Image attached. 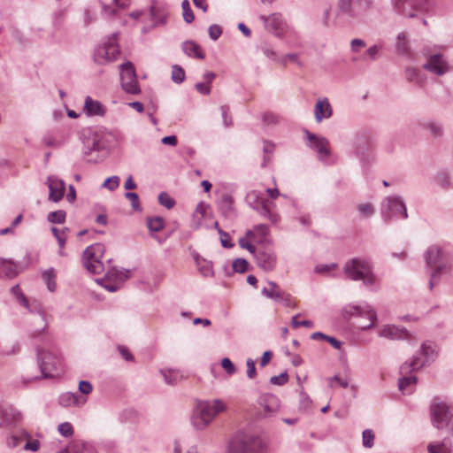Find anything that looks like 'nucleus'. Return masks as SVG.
I'll use <instances>...</instances> for the list:
<instances>
[{"instance_id":"f257e3e1","label":"nucleus","mask_w":453,"mask_h":453,"mask_svg":"<svg viewBox=\"0 0 453 453\" xmlns=\"http://www.w3.org/2000/svg\"><path fill=\"white\" fill-rule=\"evenodd\" d=\"M425 260L426 265L431 268L428 287L433 290L440 283L441 276L449 272L450 256L442 248L434 245L426 250Z\"/></svg>"},{"instance_id":"f03ea898","label":"nucleus","mask_w":453,"mask_h":453,"mask_svg":"<svg viewBox=\"0 0 453 453\" xmlns=\"http://www.w3.org/2000/svg\"><path fill=\"white\" fill-rule=\"evenodd\" d=\"M267 442L259 435L236 433L230 440L227 453H267Z\"/></svg>"},{"instance_id":"7ed1b4c3","label":"nucleus","mask_w":453,"mask_h":453,"mask_svg":"<svg viewBox=\"0 0 453 453\" xmlns=\"http://www.w3.org/2000/svg\"><path fill=\"white\" fill-rule=\"evenodd\" d=\"M225 410L226 404L219 399L201 403L191 418L192 426L196 430L203 431L219 413Z\"/></svg>"},{"instance_id":"20e7f679","label":"nucleus","mask_w":453,"mask_h":453,"mask_svg":"<svg viewBox=\"0 0 453 453\" xmlns=\"http://www.w3.org/2000/svg\"><path fill=\"white\" fill-rule=\"evenodd\" d=\"M343 271L349 279L362 280L365 286H373L377 282V277L372 273L370 262L366 259L352 258L345 264Z\"/></svg>"},{"instance_id":"39448f33","label":"nucleus","mask_w":453,"mask_h":453,"mask_svg":"<svg viewBox=\"0 0 453 453\" xmlns=\"http://www.w3.org/2000/svg\"><path fill=\"white\" fill-rule=\"evenodd\" d=\"M373 8V0H338L335 18L354 20L363 17Z\"/></svg>"},{"instance_id":"423d86ee","label":"nucleus","mask_w":453,"mask_h":453,"mask_svg":"<svg viewBox=\"0 0 453 453\" xmlns=\"http://www.w3.org/2000/svg\"><path fill=\"white\" fill-rule=\"evenodd\" d=\"M380 214L386 222L394 219H407L408 212L403 198L399 196H386L380 204Z\"/></svg>"},{"instance_id":"0eeeda50","label":"nucleus","mask_w":453,"mask_h":453,"mask_svg":"<svg viewBox=\"0 0 453 453\" xmlns=\"http://www.w3.org/2000/svg\"><path fill=\"white\" fill-rule=\"evenodd\" d=\"M105 247L102 243H94L86 248L82 253L81 262L83 266L94 274H99L104 271L102 261Z\"/></svg>"},{"instance_id":"6e6552de","label":"nucleus","mask_w":453,"mask_h":453,"mask_svg":"<svg viewBox=\"0 0 453 453\" xmlns=\"http://www.w3.org/2000/svg\"><path fill=\"white\" fill-rule=\"evenodd\" d=\"M39 366L44 378H53L61 371V359L57 355L44 349L37 350Z\"/></svg>"},{"instance_id":"1a4fd4ad","label":"nucleus","mask_w":453,"mask_h":453,"mask_svg":"<svg viewBox=\"0 0 453 453\" xmlns=\"http://www.w3.org/2000/svg\"><path fill=\"white\" fill-rule=\"evenodd\" d=\"M430 411L432 423L438 429L446 427L453 417V408L437 398L433 400Z\"/></svg>"},{"instance_id":"9d476101","label":"nucleus","mask_w":453,"mask_h":453,"mask_svg":"<svg viewBox=\"0 0 453 453\" xmlns=\"http://www.w3.org/2000/svg\"><path fill=\"white\" fill-rule=\"evenodd\" d=\"M120 50L117 43V34H113L108 41L96 48L94 58L99 65L114 61L119 55Z\"/></svg>"},{"instance_id":"9b49d317","label":"nucleus","mask_w":453,"mask_h":453,"mask_svg":"<svg viewBox=\"0 0 453 453\" xmlns=\"http://www.w3.org/2000/svg\"><path fill=\"white\" fill-rule=\"evenodd\" d=\"M119 75L121 87L125 92L132 95H137L141 92L135 69L132 62L127 61L119 65Z\"/></svg>"},{"instance_id":"f8f14e48","label":"nucleus","mask_w":453,"mask_h":453,"mask_svg":"<svg viewBox=\"0 0 453 453\" xmlns=\"http://www.w3.org/2000/svg\"><path fill=\"white\" fill-rule=\"evenodd\" d=\"M394 10L407 18L416 16V11L423 10L426 5V0H392Z\"/></svg>"},{"instance_id":"ddd939ff","label":"nucleus","mask_w":453,"mask_h":453,"mask_svg":"<svg viewBox=\"0 0 453 453\" xmlns=\"http://www.w3.org/2000/svg\"><path fill=\"white\" fill-rule=\"evenodd\" d=\"M343 311L344 314L348 316H367L370 323L363 326V330L372 328L377 320V314L375 311L368 303H364L362 305L349 304L344 308Z\"/></svg>"},{"instance_id":"4468645a","label":"nucleus","mask_w":453,"mask_h":453,"mask_svg":"<svg viewBox=\"0 0 453 453\" xmlns=\"http://www.w3.org/2000/svg\"><path fill=\"white\" fill-rule=\"evenodd\" d=\"M308 140V146L314 150L319 160H326L330 156L329 141L323 136L314 134L309 131H305Z\"/></svg>"},{"instance_id":"2eb2a0df","label":"nucleus","mask_w":453,"mask_h":453,"mask_svg":"<svg viewBox=\"0 0 453 453\" xmlns=\"http://www.w3.org/2000/svg\"><path fill=\"white\" fill-rule=\"evenodd\" d=\"M130 276V271L126 269H117L111 268L109 269L106 273V277L109 280H113V283H104V280H97V282L100 283L103 288H104L109 292H116L120 288V284L127 280Z\"/></svg>"},{"instance_id":"dca6fc26","label":"nucleus","mask_w":453,"mask_h":453,"mask_svg":"<svg viewBox=\"0 0 453 453\" xmlns=\"http://www.w3.org/2000/svg\"><path fill=\"white\" fill-rule=\"evenodd\" d=\"M259 19L264 23L265 28L267 31L273 33L277 37H282L286 28V22L280 13L275 12L268 16L261 15Z\"/></svg>"},{"instance_id":"f3484780","label":"nucleus","mask_w":453,"mask_h":453,"mask_svg":"<svg viewBox=\"0 0 453 453\" xmlns=\"http://www.w3.org/2000/svg\"><path fill=\"white\" fill-rule=\"evenodd\" d=\"M423 68L438 76L445 74L449 70L446 58L440 53L430 55Z\"/></svg>"},{"instance_id":"a211bd4d","label":"nucleus","mask_w":453,"mask_h":453,"mask_svg":"<svg viewBox=\"0 0 453 453\" xmlns=\"http://www.w3.org/2000/svg\"><path fill=\"white\" fill-rule=\"evenodd\" d=\"M257 265L264 271H272L277 262L274 252L270 249H258L254 254Z\"/></svg>"},{"instance_id":"6ab92c4d","label":"nucleus","mask_w":453,"mask_h":453,"mask_svg":"<svg viewBox=\"0 0 453 453\" xmlns=\"http://www.w3.org/2000/svg\"><path fill=\"white\" fill-rule=\"evenodd\" d=\"M379 336L390 341L409 340L410 333L404 327L385 325L379 331Z\"/></svg>"},{"instance_id":"aec40b11","label":"nucleus","mask_w":453,"mask_h":453,"mask_svg":"<svg viewBox=\"0 0 453 453\" xmlns=\"http://www.w3.org/2000/svg\"><path fill=\"white\" fill-rule=\"evenodd\" d=\"M49 188V200L54 203L59 202L65 193V181L56 176H50L47 180Z\"/></svg>"},{"instance_id":"412c9836","label":"nucleus","mask_w":453,"mask_h":453,"mask_svg":"<svg viewBox=\"0 0 453 453\" xmlns=\"http://www.w3.org/2000/svg\"><path fill=\"white\" fill-rule=\"evenodd\" d=\"M333 115V107L327 97L319 98L314 105V118L317 123L330 119Z\"/></svg>"},{"instance_id":"4be33fe9","label":"nucleus","mask_w":453,"mask_h":453,"mask_svg":"<svg viewBox=\"0 0 453 453\" xmlns=\"http://www.w3.org/2000/svg\"><path fill=\"white\" fill-rule=\"evenodd\" d=\"M21 419V413L12 406L0 404V427H5Z\"/></svg>"},{"instance_id":"5701e85b","label":"nucleus","mask_w":453,"mask_h":453,"mask_svg":"<svg viewBox=\"0 0 453 453\" xmlns=\"http://www.w3.org/2000/svg\"><path fill=\"white\" fill-rule=\"evenodd\" d=\"M429 363L425 360V357L421 355L420 350H418L410 361L404 362L400 366V373L401 374H409L412 372L418 371L428 365Z\"/></svg>"},{"instance_id":"b1692460","label":"nucleus","mask_w":453,"mask_h":453,"mask_svg":"<svg viewBox=\"0 0 453 453\" xmlns=\"http://www.w3.org/2000/svg\"><path fill=\"white\" fill-rule=\"evenodd\" d=\"M87 402V398L81 396L77 393H72V392H65L61 394L58 397V403L62 407H81L83 406Z\"/></svg>"},{"instance_id":"393cba45","label":"nucleus","mask_w":453,"mask_h":453,"mask_svg":"<svg viewBox=\"0 0 453 453\" xmlns=\"http://www.w3.org/2000/svg\"><path fill=\"white\" fill-rule=\"evenodd\" d=\"M83 111L89 117L104 116L105 114L106 108L101 102L95 100L90 96H87L84 102Z\"/></svg>"},{"instance_id":"a878e982","label":"nucleus","mask_w":453,"mask_h":453,"mask_svg":"<svg viewBox=\"0 0 453 453\" xmlns=\"http://www.w3.org/2000/svg\"><path fill=\"white\" fill-rule=\"evenodd\" d=\"M275 203L264 198L262 205L259 207V215L270 220L273 224L280 222V215L274 211Z\"/></svg>"},{"instance_id":"bb28decb","label":"nucleus","mask_w":453,"mask_h":453,"mask_svg":"<svg viewBox=\"0 0 453 453\" xmlns=\"http://www.w3.org/2000/svg\"><path fill=\"white\" fill-rule=\"evenodd\" d=\"M30 433L26 429H18L6 439V445L10 449L19 448L24 445L25 441L29 439Z\"/></svg>"},{"instance_id":"cd10ccee","label":"nucleus","mask_w":453,"mask_h":453,"mask_svg":"<svg viewBox=\"0 0 453 453\" xmlns=\"http://www.w3.org/2000/svg\"><path fill=\"white\" fill-rule=\"evenodd\" d=\"M269 233V227L265 224H258L253 226V229L247 231L246 236L250 240H256L258 242H264Z\"/></svg>"},{"instance_id":"c85d7f7f","label":"nucleus","mask_w":453,"mask_h":453,"mask_svg":"<svg viewBox=\"0 0 453 453\" xmlns=\"http://www.w3.org/2000/svg\"><path fill=\"white\" fill-rule=\"evenodd\" d=\"M403 377L398 380V388L403 395H411L415 388L418 381L416 376H407L408 374H402Z\"/></svg>"},{"instance_id":"c756f323","label":"nucleus","mask_w":453,"mask_h":453,"mask_svg":"<svg viewBox=\"0 0 453 453\" xmlns=\"http://www.w3.org/2000/svg\"><path fill=\"white\" fill-rule=\"evenodd\" d=\"M181 48L182 51L189 58H204V54L200 46L193 41L184 42Z\"/></svg>"},{"instance_id":"7c9ffc66","label":"nucleus","mask_w":453,"mask_h":453,"mask_svg":"<svg viewBox=\"0 0 453 453\" xmlns=\"http://www.w3.org/2000/svg\"><path fill=\"white\" fill-rule=\"evenodd\" d=\"M263 194L257 190H251L247 193L245 202L247 204L259 214V207L262 205Z\"/></svg>"},{"instance_id":"2f4dec72","label":"nucleus","mask_w":453,"mask_h":453,"mask_svg":"<svg viewBox=\"0 0 453 453\" xmlns=\"http://www.w3.org/2000/svg\"><path fill=\"white\" fill-rule=\"evenodd\" d=\"M261 292L266 297L277 302L282 297V293L284 291L275 282L268 281L266 286L262 288Z\"/></svg>"},{"instance_id":"473e14b6","label":"nucleus","mask_w":453,"mask_h":453,"mask_svg":"<svg viewBox=\"0 0 453 453\" xmlns=\"http://www.w3.org/2000/svg\"><path fill=\"white\" fill-rule=\"evenodd\" d=\"M420 353L429 364L434 362L437 357L436 345L429 341L422 343Z\"/></svg>"},{"instance_id":"72a5a7b5","label":"nucleus","mask_w":453,"mask_h":453,"mask_svg":"<svg viewBox=\"0 0 453 453\" xmlns=\"http://www.w3.org/2000/svg\"><path fill=\"white\" fill-rule=\"evenodd\" d=\"M261 405L264 407L265 416H272L278 410V399L273 395H268L261 399Z\"/></svg>"},{"instance_id":"f704fd0d","label":"nucleus","mask_w":453,"mask_h":453,"mask_svg":"<svg viewBox=\"0 0 453 453\" xmlns=\"http://www.w3.org/2000/svg\"><path fill=\"white\" fill-rule=\"evenodd\" d=\"M194 258L196 267L202 275L205 277L213 275L211 262L201 257L199 255H196Z\"/></svg>"},{"instance_id":"c9c22d12","label":"nucleus","mask_w":453,"mask_h":453,"mask_svg":"<svg viewBox=\"0 0 453 453\" xmlns=\"http://www.w3.org/2000/svg\"><path fill=\"white\" fill-rule=\"evenodd\" d=\"M220 211L226 216H230L234 212V198L228 194H223L219 201Z\"/></svg>"},{"instance_id":"e433bc0d","label":"nucleus","mask_w":453,"mask_h":453,"mask_svg":"<svg viewBox=\"0 0 453 453\" xmlns=\"http://www.w3.org/2000/svg\"><path fill=\"white\" fill-rule=\"evenodd\" d=\"M24 307L26 309H27L29 312L37 314L39 316V319L42 323V331L45 330L47 327V322H46L45 313H44V311H43L41 303H38L37 301H33L32 303H30L28 301V306H24Z\"/></svg>"},{"instance_id":"4c0bfd02","label":"nucleus","mask_w":453,"mask_h":453,"mask_svg":"<svg viewBox=\"0 0 453 453\" xmlns=\"http://www.w3.org/2000/svg\"><path fill=\"white\" fill-rule=\"evenodd\" d=\"M165 381L168 385H174L183 378L181 372L174 369H165L160 371Z\"/></svg>"},{"instance_id":"58836bf2","label":"nucleus","mask_w":453,"mask_h":453,"mask_svg":"<svg viewBox=\"0 0 453 453\" xmlns=\"http://www.w3.org/2000/svg\"><path fill=\"white\" fill-rule=\"evenodd\" d=\"M382 46L381 45H372L361 56L360 60L364 62L376 61L381 56Z\"/></svg>"},{"instance_id":"ea45409f","label":"nucleus","mask_w":453,"mask_h":453,"mask_svg":"<svg viewBox=\"0 0 453 453\" xmlns=\"http://www.w3.org/2000/svg\"><path fill=\"white\" fill-rule=\"evenodd\" d=\"M405 78L408 81L414 82L418 86H423L426 82V78L420 72L413 67H408L405 70Z\"/></svg>"},{"instance_id":"a19ab883","label":"nucleus","mask_w":453,"mask_h":453,"mask_svg":"<svg viewBox=\"0 0 453 453\" xmlns=\"http://www.w3.org/2000/svg\"><path fill=\"white\" fill-rule=\"evenodd\" d=\"M396 51L399 54L406 55L409 53V42L407 35L404 32L398 34L395 43Z\"/></svg>"},{"instance_id":"79ce46f5","label":"nucleus","mask_w":453,"mask_h":453,"mask_svg":"<svg viewBox=\"0 0 453 453\" xmlns=\"http://www.w3.org/2000/svg\"><path fill=\"white\" fill-rule=\"evenodd\" d=\"M427 450L429 453H452L450 445L446 441L431 442L427 446Z\"/></svg>"},{"instance_id":"37998d69","label":"nucleus","mask_w":453,"mask_h":453,"mask_svg":"<svg viewBox=\"0 0 453 453\" xmlns=\"http://www.w3.org/2000/svg\"><path fill=\"white\" fill-rule=\"evenodd\" d=\"M42 279L47 283L48 289L50 292H54L57 288V284H56V280H55V279H56L55 270L53 268H50V269L46 270L42 273Z\"/></svg>"},{"instance_id":"c03bdc74","label":"nucleus","mask_w":453,"mask_h":453,"mask_svg":"<svg viewBox=\"0 0 453 453\" xmlns=\"http://www.w3.org/2000/svg\"><path fill=\"white\" fill-rule=\"evenodd\" d=\"M185 78L186 74L184 69L178 65H173L172 66V81L176 84H180L185 81Z\"/></svg>"},{"instance_id":"a18cd8bd","label":"nucleus","mask_w":453,"mask_h":453,"mask_svg":"<svg viewBox=\"0 0 453 453\" xmlns=\"http://www.w3.org/2000/svg\"><path fill=\"white\" fill-rule=\"evenodd\" d=\"M148 228L152 232H159L165 226V222L161 217L148 218Z\"/></svg>"},{"instance_id":"49530a36","label":"nucleus","mask_w":453,"mask_h":453,"mask_svg":"<svg viewBox=\"0 0 453 453\" xmlns=\"http://www.w3.org/2000/svg\"><path fill=\"white\" fill-rule=\"evenodd\" d=\"M66 213L63 210L51 211L48 214L47 219L53 224H63L65 221Z\"/></svg>"},{"instance_id":"de8ad7c7","label":"nucleus","mask_w":453,"mask_h":453,"mask_svg":"<svg viewBox=\"0 0 453 453\" xmlns=\"http://www.w3.org/2000/svg\"><path fill=\"white\" fill-rule=\"evenodd\" d=\"M41 443L37 439H35L32 434H29V439L25 441L22 449L25 451L37 452L40 449Z\"/></svg>"},{"instance_id":"09e8293b","label":"nucleus","mask_w":453,"mask_h":453,"mask_svg":"<svg viewBox=\"0 0 453 453\" xmlns=\"http://www.w3.org/2000/svg\"><path fill=\"white\" fill-rule=\"evenodd\" d=\"M120 184V178L117 175L107 178L102 184V188L110 191H115Z\"/></svg>"},{"instance_id":"8fccbe9b","label":"nucleus","mask_w":453,"mask_h":453,"mask_svg":"<svg viewBox=\"0 0 453 453\" xmlns=\"http://www.w3.org/2000/svg\"><path fill=\"white\" fill-rule=\"evenodd\" d=\"M357 211H358L359 214L364 218H370L375 212L374 206L370 203L358 204Z\"/></svg>"},{"instance_id":"3c124183","label":"nucleus","mask_w":453,"mask_h":453,"mask_svg":"<svg viewBox=\"0 0 453 453\" xmlns=\"http://www.w3.org/2000/svg\"><path fill=\"white\" fill-rule=\"evenodd\" d=\"M183 19L187 23H191L194 19L193 11L190 8L188 0H183L181 3Z\"/></svg>"},{"instance_id":"603ef678","label":"nucleus","mask_w":453,"mask_h":453,"mask_svg":"<svg viewBox=\"0 0 453 453\" xmlns=\"http://www.w3.org/2000/svg\"><path fill=\"white\" fill-rule=\"evenodd\" d=\"M12 294L16 297L17 301L22 305V306H28V300L21 291L19 285H15L11 288Z\"/></svg>"},{"instance_id":"864d4df0","label":"nucleus","mask_w":453,"mask_h":453,"mask_svg":"<svg viewBox=\"0 0 453 453\" xmlns=\"http://www.w3.org/2000/svg\"><path fill=\"white\" fill-rule=\"evenodd\" d=\"M58 431L62 436L65 438L73 436L74 433L73 425L70 422H63L59 424L58 426Z\"/></svg>"},{"instance_id":"5fc2aeb1","label":"nucleus","mask_w":453,"mask_h":453,"mask_svg":"<svg viewBox=\"0 0 453 453\" xmlns=\"http://www.w3.org/2000/svg\"><path fill=\"white\" fill-rule=\"evenodd\" d=\"M158 203L167 209H172L175 204L173 198H172L166 192H161L158 195Z\"/></svg>"},{"instance_id":"6e6d98bb","label":"nucleus","mask_w":453,"mask_h":453,"mask_svg":"<svg viewBox=\"0 0 453 453\" xmlns=\"http://www.w3.org/2000/svg\"><path fill=\"white\" fill-rule=\"evenodd\" d=\"M435 180L439 186L443 188H449L450 187V178L448 173L441 172L436 175Z\"/></svg>"},{"instance_id":"4d7b16f0","label":"nucleus","mask_w":453,"mask_h":453,"mask_svg":"<svg viewBox=\"0 0 453 453\" xmlns=\"http://www.w3.org/2000/svg\"><path fill=\"white\" fill-rule=\"evenodd\" d=\"M223 125L225 127H230L233 125L232 116L230 114V108L228 105H222L220 107Z\"/></svg>"},{"instance_id":"13d9d810","label":"nucleus","mask_w":453,"mask_h":453,"mask_svg":"<svg viewBox=\"0 0 453 453\" xmlns=\"http://www.w3.org/2000/svg\"><path fill=\"white\" fill-rule=\"evenodd\" d=\"M260 50L264 53V55L266 56L268 58L272 60H277L278 55L269 43L263 42L260 45Z\"/></svg>"},{"instance_id":"bf43d9fd","label":"nucleus","mask_w":453,"mask_h":453,"mask_svg":"<svg viewBox=\"0 0 453 453\" xmlns=\"http://www.w3.org/2000/svg\"><path fill=\"white\" fill-rule=\"evenodd\" d=\"M125 197L131 201L132 208L136 211H142V208L140 204L139 196L136 193L127 192Z\"/></svg>"},{"instance_id":"052dcab7","label":"nucleus","mask_w":453,"mask_h":453,"mask_svg":"<svg viewBox=\"0 0 453 453\" xmlns=\"http://www.w3.org/2000/svg\"><path fill=\"white\" fill-rule=\"evenodd\" d=\"M374 444V434L371 429H365L363 432V446L372 448Z\"/></svg>"},{"instance_id":"680f3d73","label":"nucleus","mask_w":453,"mask_h":453,"mask_svg":"<svg viewBox=\"0 0 453 453\" xmlns=\"http://www.w3.org/2000/svg\"><path fill=\"white\" fill-rule=\"evenodd\" d=\"M232 265L234 272L242 273L247 270L248 262L244 258H236Z\"/></svg>"},{"instance_id":"e2e57ef3","label":"nucleus","mask_w":453,"mask_h":453,"mask_svg":"<svg viewBox=\"0 0 453 453\" xmlns=\"http://www.w3.org/2000/svg\"><path fill=\"white\" fill-rule=\"evenodd\" d=\"M273 150H274L273 143L267 142V141L264 142L263 151H264L265 156H264V162L262 164V167L266 166L267 162L270 160L268 155L272 154Z\"/></svg>"},{"instance_id":"0e129e2a","label":"nucleus","mask_w":453,"mask_h":453,"mask_svg":"<svg viewBox=\"0 0 453 453\" xmlns=\"http://www.w3.org/2000/svg\"><path fill=\"white\" fill-rule=\"evenodd\" d=\"M298 316H299V314L292 317L291 326L293 328H298L299 326H304V327H309V328L313 327L314 324L311 320L299 321V320H297Z\"/></svg>"},{"instance_id":"69168bd1","label":"nucleus","mask_w":453,"mask_h":453,"mask_svg":"<svg viewBox=\"0 0 453 453\" xmlns=\"http://www.w3.org/2000/svg\"><path fill=\"white\" fill-rule=\"evenodd\" d=\"M221 366L224 368V370L228 375H233L236 372L235 365L228 357H224L221 360Z\"/></svg>"},{"instance_id":"338daca9","label":"nucleus","mask_w":453,"mask_h":453,"mask_svg":"<svg viewBox=\"0 0 453 453\" xmlns=\"http://www.w3.org/2000/svg\"><path fill=\"white\" fill-rule=\"evenodd\" d=\"M288 375L287 372H281L278 376H273L270 379V382L273 385L282 386L288 382Z\"/></svg>"},{"instance_id":"774afa93","label":"nucleus","mask_w":453,"mask_h":453,"mask_svg":"<svg viewBox=\"0 0 453 453\" xmlns=\"http://www.w3.org/2000/svg\"><path fill=\"white\" fill-rule=\"evenodd\" d=\"M208 33L210 38L216 41L221 35L222 28L219 25L214 24L209 27Z\"/></svg>"}]
</instances>
